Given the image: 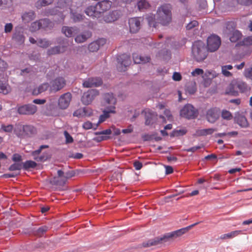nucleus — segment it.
<instances>
[{
  "instance_id": "nucleus-11",
  "label": "nucleus",
  "mask_w": 252,
  "mask_h": 252,
  "mask_svg": "<svg viewBox=\"0 0 252 252\" xmlns=\"http://www.w3.org/2000/svg\"><path fill=\"white\" fill-rule=\"evenodd\" d=\"M220 115V109L217 107H212L207 111L206 118L209 123H214L219 118Z\"/></svg>"
},
{
  "instance_id": "nucleus-39",
  "label": "nucleus",
  "mask_w": 252,
  "mask_h": 252,
  "mask_svg": "<svg viewBox=\"0 0 252 252\" xmlns=\"http://www.w3.org/2000/svg\"><path fill=\"white\" fill-rule=\"evenodd\" d=\"M23 168L26 169L28 170L30 168H35L37 164L35 162L32 161V160H27L25 161L24 163H23Z\"/></svg>"
},
{
  "instance_id": "nucleus-24",
  "label": "nucleus",
  "mask_w": 252,
  "mask_h": 252,
  "mask_svg": "<svg viewBox=\"0 0 252 252\" xmlns=\"http://www.w3.org/2000/svg\"><path fill=\"white\" fill-rule=\"evenodd\" d=\"M65 48L66 46H56L48 49L47 53L48 55H53L63 53L65 51Z\"/></svg>"
},
{
  "instance_id": "nucleus-19",
  "label": "nucleus",
  "mask_w": 252,
  "mask_h": 252,
  "mask_svg": "<svg viewBox=\"0 0 252 252\" xmlns=\"http://www.w3.org/2000/svg\"><path fill=\"white\" fill-rule=\"evenodd\" d=\"M85 13L93 18H98L101 17L98 9H96L95 5L88 7L85 10Z\"/></svg>"
},
{
  "instance_id": "nucleus-21",
  "label": "nucleus",
  "mask_w": 252,
  "mask_h": 252,
  "mask_svg": "<svg viewBox=\"0 0 252 252\" xmlns=\"http://www.w3.org/2000/svg\"><path fill=\"white\" fill-rule=\"evenodd\" d=\"M133 61L135 63H145L149 62L150 58L148 56L139 55L137 54H133Z\"/></svg>"
},
{
  "instance_id": "nucleus-34",
  "label": "nucleus",
  "mask_w": 252,
  "mask_h": 252,
  "mask_svg": "<svg viewBox=\"0 0 252 252\" xmlns=\"http://www.w3.org/2000/svg\"><path fill=\"white\" fill-rule=\"evenodd\" d=\"M49 87L48 83H43L41 84L37 89H34L33 90L32 94L33 95H38L47 90Z\"/></svg>"
},
{
  "instance_id": "nucleus-35",
  "label": "nucleus",
  "mask_w": 252,
  "mask_h": 252,
  "mask_svg": "<svg viewBox=\"0 0 252 252\" xmlns=\"http://www.w3.org/2000/svg\"><path fill=\"white\" fill-rule=\"evenodd\" d=\"M242 34L240 32L235 31L233 32L232 34L229 37L230 40L232 42H235L238 41L241 37Z\"/></svg>"
},
{
  "instance_id": "nucleus-18",
  "label": "nucleus",
  "mask_w": 252,
  "mask_h": 252,
  "mask_svg": "<svg viewBox=\"0 0 252 252\" xmlns=\"http://www.w3.org/2000/svg\"><path fill=\"white\" fill-rule=\"evenodd\" d=\"M107 110L103 111V114L99 117L98 123H101L104 122L107 118L110 117V113H115V106H108L106 107Z\"/></svg>"
},
{
  "instance_id": "nucleus-28",
  "label": "nucleus",
  "mask_w": 252,
  "mask_h": 252,
  "mask_svg": "<svg viewBox=\"0 0 252 252\" xmlns=\"http://www.w3.org/2000/svg\"><path fill=\"white\" fill-rule=\"evenodd\" d=\"M48 148V145H42L40 147V148L35 151L32 152V155L33 157V158L37 161H41L43 159V157H38V155L40 154L41 152V150L44 148Z\"/></svg>"
},
{
  "instance_id": "nucleus-31",
  "label": "nucleus",
  "mask_w": 252,
  "mask_h": 252,
  "mask_svg": "<svg viewBox=\"0 0 252 252\" xmlns=\"http://www.w3.org/2000/svg\"><path fill=\"white\" fill-rule=\"evenodd\" d=\"M215 131H216V129L214 128L199 129L196 131V135L199 136H206L212 134Z\"/></svg>"
},
{
  "instance_id": "nucleus-4",
  "label": "nucleus",
  "mask_w": 252,
  "mask_h": 252,
  "mask_svg": "<svg viewBox=\"0 0 252 252\" xmlns=\"http://www.w3.org/2000/svg\"><path fill=\"white\" fill-rule=\"evenodd\" d=\"M192 55L193 58L198 62L203 61L207 56V52L204 43L197 41L192 46Z\"/></svg>"
},
{
  "instance_id": "nucleus-12",
  "label": "nucleus",
  "mask_w": 252,
  "mask_h": 252,
  "mask_svg": "<svg viewBox=\"0 0 252 252\" xmlns=\"http://www.w3.org/2000/svg\"><path fill=\"white\" fill-rule=\"evenodd\" d=\"M36 111V106L31 104L22 105L18 108V112L21 115H33Z\"/></svg>"
},
{
  "instance_id": "nucleus-64",
  "label": "nucleus",
  "mask_w": 252,
  "mask_h": 252,
  "mask_svg": "<svg viewBox=\"0 0 252 252\" xmlns=\"http://www.w3.org/2000/svg\"><path fill=\"white\" fill-rule=\"evenodd\" d=\"M83 127L85 129H89L93 127V125L90 122H86L83 124Z\"/></svg>"
},
{
  "instance_id": "nucleus-48",
  "label": "nucleus",
  "mask_w": 252,
  "mask_h": 252,
  "mask_svg": "<svg viewBox=\"0 0 252 252\" xmlns=\"http://www.w3.org/2000/svg\"><path fill=\"white\" fill-rule=\"evenodd\" d=\"M22 168V164L19 163H15L9 167L10 171L20 170Z\"/></svg>"
},
{
  "instance_id": "nucleus-50",
  "label": "nucleus",
  "mask_w": 252,
  "mask_h": 252,
  "mask_svg": "<svg viewBox=\"0 0 252 252\" xmlns=\"http://www.w3.org/2000/svg\"><path fill=\"white\" fill-rule=\"evenodd\" d=\"M47 230V227L45 226L39 227L37 229L35 232V234L38 236H41Z\"/></svg>"
},
{
  "instance_id": "nucleus-61",
  "label": "nucleus",
  "mask_w": 252,
  "mask_h": 252,
  "mask_svg": "<svg viewBox=\"0 0 252 252\" xmlns=\"http://www.w3.org/2000/svg\"><path fill=\"white\" fill-rule=\"evenodd\" d=\"M13 28V25L11 23H7L5 25L4 32L6 33L10 32Z\"/></svg>"
},
{
  "instance_id": "nucleus-3",
  "label": "nucleus",
  "mask_w": 252,
  "mask_h": 252,
  "mask_svg": "<svg viewBox=\"0 0 252 252\" xmlns=\"http://www.w3.org/2000/svg\"><path fill=\"white\" fill-rule=\"evenodd\" d=\"M157 15V20L158 23L163 26L169 24L172 19L170 5L164 4L158 8Z\"/></svg>"
},
{
  "instance_id": "nucleus-62",
  "label": "nucleus",
  "mask_w": 252,
  "mask_h": 252,
  "mask_svg": "<svg viewBox=\"0 0 252 252\" xmlns=\"http://www.w3.org/2000/svg\"><path fill=\"white\" fill-rule=\"evenodd\" d=\"M172 78L174 81H180L182 79L181 75L180 74V73L176 72L173 73Z\"/></svg>"
},
{
  "instance_id": "nucleus-54",
  "label": "nucleus",
  "mask_w": 252,
  "mask_h": 252,
  "mask_svg": "<svg viewBox=\"0 0 252 252\" xmlns=\"http://www.w3.org/2000/svg\"><path fill=\"white\" fill-rule=\"evenodd\" d=\"M238 3L245 6L252 4V0H237Z\"/></svg>"
},
{
  "instance_id": "nucleus-57",
  "label": "nucleus",
  "mask_w": 252,
  "mask_h": 252,
  "mask_svg": "<svg viewBox=\"0 0 252 252\" xmlns=\"http://www.w3.org/2000/svg\"><path fill=\"white\" fill-rule=\"evenodd\" d=\"M204 73V71L202 69L196 68L191 72V75L193 76H196L197 75H202Z\"/></svg>"
},
{
  "instance_id": "nucleus-42",
  "label": "nucleus",
  "mask_w": 252,
  "mask_h": 252,
  "mask_svg": "<svg viewBox=\"0 0 252 252\" xmlns=\"http://www.w3.org/2000/svg\"><path fill=\"white\" fill-rule=\"evenodd\" d=\"M41 29V25L39 24V20L32 22L30 27V31L34 32Z\"/></svg>"
},
{
  "instance_id": "nucleus-40",
  "label": "nucleus",
  "mask_w": 252,
  "mask_h": 252,
  "mask_svg": "<svg viewBox=\"0 0 252 252\" xmlns=\"http://www.w3.org/2000/svg\"><path fill=\"white\" fill-rule=\"evenodd\" d=\"M137 5L140 10L147 9L150 6L149 3L146 0H140L137 3Z\"/></svg>"
},
{
  "instance_id": "nucleus-63",
  "label": "nucleus",
  "mask_w": 252,
  "mask_h": 252,
  "mask_svg": "<svg viewBox=\"0 0 252 252\" xmlns=\"http://www.w3.org/2000/svg\"><path fill=\"white\" fill-rule=\"evenodd\" d=\"M2 129L5 132H11L13 129V126L11 125L8 126H2Z\"/></svg>"
},
{
  "instance_id": "nucleus-10",
  "label": "nucleus",
  "mask_w": 252,
  "mask_h": 252,
  "mask_svg": "<svg viewBox=\"0 0 252 252\" xmlns=\"http://www.w3.org/2000/svg\"><path fill=\"white\" fill-rule=\"evenodd\" d=\"M66 82L63 77H57L51 82L50 92H57L62 89L65 85Z\"/></svg>"
},
{
  "instance_id": "nucleus-47",
  "label": "nucleus",
  "mask_w": 252,
  "mask_h": 252,
  "mask_svg": "<svg viewBox=\"0 0 252 252\" xmlns=\"http://www.w3.org/2000/svg\"><path fill=\"white\" fill-rule=\"evenodd\" d=\"M12 4V0H1L0 1V6L2 7H9Z\"/></svg>"
},
{
  "instance_id": "nucleus-13",
  "label": "nucleus",
  "mask_w": 252,
  "mask_h": 252,
  "mask_svg": "<svg viewBox=\"0 0 252 252\" xmlns=\"http://www.w3.org/2000/svg\"><path fill=\"white\" fill-rule=\"evenodd\" d=\"M117 60L120 65V66H118V68L120 71H125V68L131 63L130 57L126 54L119 56L117 58Z\"/></svg>"
},
{
  "instance_id": "nucleus-1",
  "label": "nucleus",
  "mask_w": 252,
  "mask_h": 252,
  "mask_svg": "<svg viewBox=\"0 0 252 252\" xmlns=\"http://www.w3.org/2000/svg\"><path fill=\"white\" fill-rule=\"evenodd\" d=\"M199 222H196L187 227H184L169 233H167L162 237H156L154 239L149 240L147 242L143 243L142 246L144 247H149L152 246H157L166 243L169 241L170 239H175L187 233L191 228L195 226Z\"/></svg>"
},
{
  "instance_id": "nucleus-44",
  "label": "nucleus",
  "mask_w": 252,
  "mask_h": 252,
  "mask_svg": "<svg viewBox=\"0 0 252 252\" xmlns=\"http://www.w3.org/2000/svg\"><path fill=\"white\" fill-rule=\"evenodd\" d=\"M84 17V16L82 14L77 13H72L71 12V18L75 22H78L82 21Z\"/></svg>"
},
{
  "instance_id": "nucleus-6",
  "label": "nucleus",
  "mask_w": 252,
  "mask_h": 252,
  "mask_svg": "<svg viewBox=\"0 0 252 252\" xmlns=\"http://www.w3.org/2000/svg\"><path fill=\"white\" fill-rule=\"evenodd\" d=\"M182 117L189 119L195 118L197 116V111L191 104L186 105L180 111Z\"/></svg>"
},
{
  "instance_id": "nucleus-7",
  "label": "nucleus",
  "mask_w": 252,
  "mask_h": 252,
  "mask_svg": "<svg viewBox=\"0 0 252 252\" xmlns=\"http://www.w3.org/2000/svg\"><path fill=\"white\" fill-rule=\"evenodd\" d=\"M221 43L219 36L212 35L207 39L208 50L210 52H215L218 49Z\"/></svg>"
},
{
  "instance_id": "nucleus-46",
  "label": "nucleus",
  "mask_w": 252,
  "mask_h": 252,
  "mask_svg": "<svg viewBox=\"0 0 252 252\" xmlns=\"http://www.w3.org/2000/svg\"><path fill=\"white\" fill-rule=\"evenodd\" d=\"M54 0H38L36 4V6H44L52 3Z\"/></svg>"
},
{
  "instance_id": "nucleus-60",
  "label": "nucleus",
  "mask_w": 252,
  "mask_h": 252,
  "mask_svg": "<svg viewBox=\"0 0 252 252\" xmlns=\"http://www.w3.org/2000/svg\"><path fill=\"white\" fill-rule=\"evenodd\" d=\"M133 166L137 170H140L143 166L142 162L136 160L133 162Z\"/></svg>"
},
{
  "instance_id": "nucleus-38",
  "label": "nucleus",
  "mask_w": 252,
  "mask_h": 252,
  "mask_svg": "<svg viewBox=\"0 0 252 252\" xmlns=\"http://www.w3.org/2000/svg\"><path fill=\"white\" fill-rule=\"evenodd\" d=\"M149 25L150 27L156 28L157 26V22H156L155 16L153 14H150L146 18Z\"/></svg>"
},
{
  "instance_id": "nucleus-58",
  "label": "nucleus",
  "mask_w": 252,
  "mask_h": 252,
  "mask_svg": "<svg viewBox=\"0 0 252 252\" xmlns=\"http://www.w3.org/2000/svg\"><path fill=\"white\" fill-rule=\"evenodd\" d=\"M8 67L7 63L0 58V70L4 71Z\"/></svg>"
},
{
  "instance_id": "nucleus-53",
  "label": "nucleus",
  "mask_w": 252,
  "mask_h": 252,
  "mask_svg": "<svg viewBox=\"0 0 252 252\" xmlns=\"http://www.w3.org/2000/svg\"><path fill=\"white\" fill-rule=\"evenodd\" d=\"M109 138L110 137L109 136L101 135L100 136H98L95 137L94 138V140L96 142H99L102 141L106 140Z\"/></svg>"
},
{
  "instance_id": "nucleus-56",
  "label": "nucleus",
  "mask_w": 252,
  "mask_h": 252,
  "mask_svg": "<svg viewBox=\"0 0 252 252\" xmlns=\"http://www.w3.org/2000/svg\"><path fill=\"white\" fill-rule=\"evenodd\" d=\"M64 135L65 137V141L66 143H71L73 142V139L72 136L66 131H64Z\"/></svg>"
},
{
  "instance_id": "nucleus-26",
  "label": "nucleus",
  "mask_w": 252,
  "mask_h": 252,
  "mask_svg": "<svg viewBox=\"0 0 252 252\" xmlns=\"http://www.w3.org/2000/svg\"><path fill=\"white\" fill-rule=\"evenodd\" d=\"M155 118V114L153 112L149 110L145 111V124L146 125L152 124L154 122Z\"/></svg>"
},
{
  "instance_id": "nucleus-43",
  "label": "nucleus",
  "mask_w": 252,
  "mask_h": 252,
  "mask_svg": "<svg viewBox=\"0 0 252 252\" xmlns=\"http://www.w3.org/2000/svg\"><path fill=\"white\" fill-rule=\"evenodd\" d=\"M221 116L222 119L226 120H230L233 118L232 114L226 110L222 111Z\"/></svg>"
},
{
  "instance_id": "nucleus-36",
  "label": "nucleus",
  "mask_w": 252,
  "mask_h": 252,
  "mask_svg": "<svg viewBox=\"0 0 252 252\" xmlns=\"http://www.w3.org/2000/svg\"><path fill=\"white\" fill-rule=\"evenodd\" d=\"M37 45L43 48H46L51 45V42L46 39H40L38 41Z\"/></svg>"
},
{
  "instance_id": "nucleus-41",
  "label": "nucleus",
  "mask_w": 252,
  "mask_h": 252,
  "mask_svg": "<svg viewBox=\"0 0 252 252\" xmlns=\"http://www.w3.org/2000/svg\"><path fill=\"white\" fill-rule=\"evenodd\" d=\"M23 131L27 135H30L34 133L35 129L33 126L29 125L23 126Z\"/></svg>"
},
{
  "instance_id": "nucleus-59",
  "label": "nucleus",
  "mask_w": 252,
  "mask_h": 252,
  "mask_svg": "<svg viewBox=\"0 0 252 252\" xmlns=\"http://www.w3.org/2000/svg\"><path fill=\"white\" fill-rule=\"evenodd\" d=\"M112 131L110 129H107L101 131L100 132H97L95 133L96 135H107L111 134Z\"/></svg>"
},
{
  "instance_id": "nucleus-52",
  "label": "nucleus",
  "mask_w": 252,
  "mask_h": 252,
  "mask_svg": "<svg viewBox=\"0 0 252 252\" xmlns=\"http://www.w3.org/2000/svg\"><path fill=\"white\" fill-rule=\"evenodd\" d=\"M242 44L245 46L252 45V36H249L244 38L242 41Z\"/></svg>"
},
{
  "instance_id": "nucleus-30",
  "label": "nucleus",
  "mask_w": 252,
  "mask_h": 252,
  "mask_svg": "<svg viewBox=\"0 0 252 252\" xmlns=\"http://www.w3.org/2000/svg\"><path fill=\"white\" fill-rule=\"evenodd\" d=\"M242 233L241 230H235L230 233L222 234L220 236V239H227L234 238Z\"/></svg>"
},
{
  "instance_id": "nucleus-49",
  "label": "nucleus",
  "mask_w": 252,
  "mask_h": 252,
  "mask_svg": "<svg viewBox=\"0 0 252 252\" xmlns=\"http://www.w3.org/2000/svg\"><path fill=\"white\" fill-rule=\"evenodd\" d=\"M8 92V87L0 81V93L7 94Z\"/></svg>"
},
{
  "instance_id": "nucleus-51",
  "label": "nucleus",
  "mask_w": 252,
  "mask_h": 252,
  "mask_svg": "<svg viewBox=\"0 0 252 252\" xmlns=\"http://www.w3.org/2000/svg\"><path fill=\"white\" fill-rule=\"evenodd\" d=\"M244 73L246 78L252 80V67L245 69Z\"/></svg>"
},
{
  "instance_id": "nucleus-16",
  "label": "nucleus",
  "mask_w": 252,
  "mask_h": 252,
  "mask_svg": "<svg viewBox=\"0 0 252 252\" xmlns=\"http://www.w3.org/2000/svg\"><path fill=\"white\" fill-rule=\"evenodd\" d=\"M64 173L61 170L58 171V177H54L51 181V183L56 186H63L67 181Z\"/></svg>"
},
{
  "instance_id": "nucleus-37",
  "label": "nucleus",
  "mask_w": 252,
  "mask_h": 252,
  "mask_svg": "<svg viewBox=\"0 0 252 252\" xmlns=\"http://www.w3.org/2000/svg\"><path fill=\"white\" fill-rule=\"evenodd\" d=\"M39 24L41 25V28L46 29L49 27H51L52 23L48 19L45 18L39 20Z\"/></svg>"
},
{
  "instance_id": "nucleus-2",
  "label": "nucleus",
  "mask_w": 252,
  "mask_h": 252,
  "mask_svg": "<svg viewBox=\"0 0 252 252\" xmlns=\"http://www.w3.org/2000/svg\"><path fill=\"white\" fill-rule=\"evenodd\" d=\"M250 90V88L246 82L240 79H235L227 86L225 93L236 96L238 94V91L243 93L247 92Z\"/></svg>"
},
{
  "instance_id": "nucleus-45",
  "label": "nucleus",
  "mask_w": 252,
  "mask_h": 252,
  "mask_svg": "<svg viewBox=\"0 0 252 252\" xmlns=\"http://www.w3.org/2000/svg\"><path fill=\"white\" fill-rule=\"evenodd\" d=\"M99 45L95 41L91 43L88 46V49L90 52H96L99 49Z\"/></svg>"
},
{
  "instance_id": "nucleus-27",
  "label": "nucleus",
  "mask_w": 252,
  "mask_h": 252,
  "mask_svg": "<svg viewBox=\"0 0 252 252\" xmlns=\"http://www.w3.org/2000/svg\"><path fill=\"white\" fill-rule=\"evenodd\" d=\"M12 38L13 39L20 44H23L25 41V37L23 35V32H21L20 31H18L17 30L13 34Z\"/></svg>"
},
{
  "instance_id": "nucleus-14",
  "label": "nucleus",
  "mask_w": 252,
  "mask_h": 252,
  "mask_svg": "<svg viewBox=\"0 0 252 252\" xmlns=\"http://www.w3.org/2000/svg\"><path fill=\"white\" fill-rule=\"evenodd\" d=\"M140 19V18L138 17L131 18L129 19L128 24L130 32L136 33L139 31L141 26Z\"/></svg>"
},
{
  "instance_id": "nucleus-22",
  "label": "nucleus",
  "mask_w": 252,
  "mask_h": 252,
  "mask_svg": "<svg viewBox=\"0 0 252 252\" xmlns=\"http://www.w3.org/2000/svg\"><path fill=\"white\" fill-rule=\"evenodd\" d=\"M92 36V33L90 31H85L82 34L78 35L75 38V41L78 43H83L86 41Z\"/></svg>"
},
{
  "instance_id": "nucleus-20",
  "label": "nucleus",
  "mask_w": 252,
  "mask_h": 252,
  "mask_svg": "<svg viewBox=\"0 0 252 252\" xmlns=\"http://www.w3.org/2000/svg\"><path fill=\"white\" fill-rule=\"evenodd\" d=\"M120 12L118 11H113L103 17L104 21L106 23H111L117 20L120 16Z\"/></svg>"
},
{
  "instance_id": "nucleus-17",
  "label": "nucleus",
  "mask_w": 252,
  "mask_h": 252,
  "mask_svg": "<svg viewBox=\"0 0 252 252\" xmlns=\"http://www.w3.org/2000/svg\"><path fill=\"white\" fill-rule=\"evenodd\" d=\"M112 5L111 1L107 0H104L98 2L96 4V9H98L100 16L103 13L109 10Z\"/></svg>"
},
{
  "instance_id": "nucleus-25",
  "label": "nucleus",
  "mask_w": 252,
  "mask_h": 252,
  "mask_svg": "<svg viewBox=\"0 0 252 252\" xmlns=\"http://www.w3.org/2000/svg\"><path fill=\"white\" fill-rule=\"evenodd\" d=\"M36 15L33 11H30L29 12H25L22 16V18L23 21L25 23H29L32 20H34L35 18Z\"/></svg>"
},
{
  "instance_id": "nucleus-8",
  "label": "nucleus",
  "mask_w": 252,
  "mask_h": 252,
  "mask_svg": "<svg viewBox=\"0 0 252 252\" xmlns=\"http://www.w3.org/2000/svg\"><path fill=\"white\" fill-rule=\"evenodd\" d=\"M98 94L99 92L97 90H90L83 94L81 98V101L84 105H89Z\"/></svg>"
},
{
  "instance_id": "nucleus-9",
  "label": "nucleus",
  "mask_w": 252,
  "mask_h": 252,
  "mask_svg": "<svg viewBox=\"0 0 252 252\" xmlns=\"http://www.w3.org/2000/svg\"><path fill=\"white\" fill-rule=\"evenodd\" d=\"M72 98V95L70 93H66L60 96L58 99V105L61 109H65L69 105Z\"/></svg>"
},
{
  "instance_id": "nucleus-55",
  "label": "nucleus",
  "mask_w": 252,
  "mask_h": 252,
  "mask_svg": "<svg viewBox=\"0 0 252 252\" xmlns=\"http://www.w3.org/2000/svg\"><path fill=\"white\" fill-rule=\"evenodd\" d=\"M198 25V23L197 21L194 20L191 22H190L189 23L187 26L186 28L187 30H189L192 29V28L197 26Z\"/></svg>"
},
{
  "instance_id": "nucleus-32",
  "label": "nucleus",
  "mask_w": 252,
  "mask_h": 252,
  "mask_svg": "<svg viewBox=\"0 0 252 252\" xmlns=\"http://www.w3.org/2000/svg\"><path fill=\"white\" fill-rule=\"evenodd\" d=\"M89 111L88 108H84L83 109H78L74 112L73 115L74 117H82L84 116H90L91 114L90 112L89 114L87 113V111Z\"/></svg>"
},
{
  "instance_id": "nucleus-23",
  "label": "nucleus",
  "mask_w": 252,
  "mask_h": 252,
  "mask_svg": "<svg viewBox=\"0 0 252 252\" xmlns=\"http://www.w3.org/2000/svg\"><path fill=\"white\" fill-rule=\"evenodd\" d=\"M104 100L105 101V103H106L105 105L108 104L109 106H115L116 103V99L114 96L113 94L112 93H106L105 94L103 95Z\"/></svg>"
},
{
  "instance_id": "nucleus-5",
  "label": "nucleus",
  "mask_w": 252,
  "mask_h": 252,
  "mask_svg": "<svg viewBox=\"0 0 252 252\" xmlns=\"http://www.w3.org/2000/svg\"><path fill=\"white\" fill-rule=\"evenodd\" d=\"M67 4L65 0H59L57 6L54 8L50 9L48 13L52 15H58L62 20H63L64 15L63 12L67 9Z\"/></svg>"
},
{
  "instance_id": "nucleus-15",
  "label": "nucleus",
  "mask_w": 252,
  "mask_h": 252,
  "mask_svg": "<svg viewBox=\"0 0 252 252\" xmlns=\"http://www.w3.org/2000/svg\"><path fill=\"white\" fill-rule=\"evenodd\" d=\"M102 84V81L100 78H90L83 82V86L85 88L97 87Z\"/></svg>"
},
{
  "instance_id": "nucleus-29",
  "label": "nucleus",
  "mask_w": 252,
  "mask_h": 252,
  "mask_svg": "<svg viewBox=\"0 0 252 252\" xmlns=\"http://www.w3.org/2000/svg\"><path fill=\"white\" fill-rule=\"evenodd\" d=\"M62 32L67 37H71L77 32V29L73 27L64 26L62 28Z\"/></svg>"
},
{
  "instance_id": "nucleus-33",
  "label": "nucleus",
  "mask_w": 252,
  "mask_h": 252,
  "mask_svg": "<svg viewBox=\"0 0 252 252\" xmlns=\"http://www.w3.org/2000/svg\"><path fill=\"white\" fill-rule=\"evenodd\" d=\"M237 123L242 127H247L249 124L246 118L243 116H239L236 118Z\"/></svg>"
}]
</instances>
